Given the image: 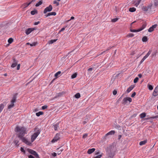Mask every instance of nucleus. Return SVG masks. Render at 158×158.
I'll list each match as a JSON object with an SVG mask.
<instances>
[{"label":"nucleus","mask_w":158,"mask_h":158,"mask_svg":"<svg viewBox=\"0 0 158 158\" xmlns=\"http://www.w3.org/2000/svg\"><path fill=\"white\" fill-rule=\"evenodd\" d=\"M26 128L23 127L17 126L15 128V131L18 132L17 135L20 139L23 137L26 134Z\"/></svg>","instance_id":"1"},{"label":"nucleus","mask_w":158,"mask_h":158,"mask_svg":"<svg viewBox=\"0 0 158 158\" xmlns=\"http://www.w3.org/2000/svg\"><path fill=\"white\" fill-rule=\"evenodd\" d=\"M37 128L36 127L35 128L34 131L35 132L31 135V142H33L35 139L40 133V130L39 129L37 130Z\"/></svg>","instance_id":"2"},{"label":"nucleus","mask_w":158,"mask_h":158,"mask_svg":"<svg viewBox=\"0 0 158 158\" xmlns=\"http://www.w3.org/2000/svg\"><path fill=\"white\" fill-rule=\"evenodd\" d=\"M17 95V94H16L13 96V98L11 101V104L8 106V109H10L14 106V103L16 102Z\"/></svg>","instance_id":"3"},{"label":"nucleus","mask_w":158,"mask_h":158,"mask_svg":"<svg viewBox=\"0 0 158 158\" xmlns=\"http://www.w3.org/2000/svg\"><path fill=\"white\" fill-rule=\"evenodd\" d=\"M20 139H21L23 142L25 143L27 145L31 146L32 144V142H31V141L30 142L27 139L24 137Z\"/></svg>","instance_id":"4"},{"label":"nucleus","mask_w":158,"mask_h":158,"mask_svg":"<svg viewBox=\"0 0 158 158\" xmlns=\"http://www.w3.org/2000/svg\"><path fill=\"white\" fill-rule=\"evenodd\" d=\"M60 138V133H57L56 134L55 136L54 137L53 139L52 140L51 142L52 143H54L55 142H57L59 140Z\"/></svg>","instance_id":"5"},{"label":"nucleus","mask_w":158,"mask_h":158,"mask_svg":"<svg viewBox=\"0 0 158 158\" xmlns=\"http://www.w3.org/2000/svg\"><path fill=\"white\" fill-rule=\"evenodd\" d=\"M103 153H101L99 151H96L95 152V155L96 156H94V158H101L102 155Z\"/></svg>","instance_id":"6"},{"label":"nucleus","mask_w":158,"mask_h":158,"mask_svg":"<svg viewBox=\"0 0 158 158\" xmlns=\"http://www.w3.org/2000/svg\"><path fill=\"white\" fill-rule=\"evenodd\" d=\"M28 151L29 152L34 155L36 158L39 157V155L35 151L31 149H28Z\"/></svg>","instance_id":"7"},{"label":"nucleus","mask_w":158,"mask_h":158,"mask_svg":"<svg viewBox=\"0 0 158 158\" xmlns=\"http://www.w3.org/2000/svg\"><path fill=\"white\" fill-rule=\"evenodd\" d=\"M52 9V6L50 5L49 6L46 7L44 11V14L48 12L51 11Z\"/></svg>","instance_id":"8"},{"label":"nucleus","mask_w":158,"mask_h":158,"mask_svg":"<svg viewBox=\"0 0 158 158\" xmlns=\"http://www.w3.org/2000/svg\"><path fill=\"white\" fill-rule=\"evenodd\" d=\"M152 94L153 96L155 97L158 95V85L155 88Z\"/></svg>","instance_id":"9"},{"label":"nucleus","mask_w":158,"mask_h":158,"mask_svg":"<svg viewBox=\"0 0 158 158\" xmlns=\"http://www.w3.org/2000/svg\"><path fill=\"white\" fill-rule=\"evenodd\" d=\"M18 61L16 60L15 59H13V63L11 64V67L12 68H15L17 64Z\"/></svg>","instance_id":"10"},{"label":"nucleus","mask_w":158,"mask_h":158,"mask_svg":"<svg viewBox=\"0 0 158 158\" xmlns=\"http://www.w3.org/2000/svg\"><path fill=\"white\" fill-rule=\"evenodd\" d=\"M152 6L149 5L147 7L144 6L143 7V10L144 11H150Z\"/></svg>","instance_id":"11"},{"label":"nucleus","mask_w":158,"mask_h":158,"mask_svg":"<svg viewBox=\"0 0 158 158\" xmlns=\"http://www.w3.org/2000/svg\"><path fill=\"white\" fill-rule=\"evenodd\" d=\"M34 29L33 28H29L26 30L25 33L27 35L29 34L33 31Z\"/></svg>","instance_id":"12"},{"label":"nucleus","mask_w":158,"mask_h":158,"mask_svg":"<svg viewBox=\"0 0 158 158\" xmlns=\"http://www.w3.org/2000/svg\"><path fill=\"white\" fill-rule=\"evenodd\" d=\"M115 131H110V132L107 133L106 135L105 136L106 137V136L109 135H112L114 134L115 133Z\"/></svg>","instance_id":"13"},{"label":"nucleus","mask_w":158,"mask_h":158,"mask_svg":"<svg viewBox=\"0 0 158 158\" xmlns=\"http://www.w3.org/2000/svg\"><path fill=\"white\" fill-rule=\"evenodd\" d=\"M59 123H57L53 125L52 127H53L55 131H56L59 127Z\"/></svg>","instance_id":"14"},{"label":"nucleus","mask_w":158,"mask_h":158,"mask_svg":"<svg viewBox=\"0 0 158 158\" xmlns=\"http://www.w3.org/2000/svg\"><path fill=\"white\" fill-rule=\"evenodd\" d=\"M95 149L94 148L89 149L87 151V153L89 154H91L94 152L95 151Z\"/></svg>","instance_id":"15"},{"label":"nucleus","mask_w":158,"mask_h":158,"mask_svg":"<svg viewBox=\"0 0 158 158\" xmlns=\"http://www.w3.org/2000/svg\"><path fill=\"white\" fill-rule=\"evenodd\" d=\"M114 156V154L112 152L110 151V153L108 154V158H112Z\"/></svg>","instance_id":"16"},{"label":"nucleus","mask_w":158,"mask_h":158,"mask_svg":"<svg viewBox=\"0 0 158 158\" xmlns=\"http://www.w3.org/2000/svg\"><path fill=\"white\" fill-rule=\"evenodd\" d=\"M31 2H29V3H25L23 4L22 6V7L24 8H26L29 5L31 4Z\"/></svg>","instance_id":"17"},{"label":"nucleus","mask_w":158,"mask_h":158,"mask_svg":"<svg viewBox=\"0 0 158 158\" xmlns=\"http://www.w3.org/2000/svg\"><path fill=\"white\" fill-rule=\"evenodd\" d=\"M134 86L133 85H131L130 87H129L127 90V92L129 93L132 89H133Z\"/></svg>","instance_id":"18"},{"label":"nucleus","mask_w":158,"mask_h":158,"mask_svg":"<svg viewBox=\"0 0 158 158\" xmlns=\"http://www.w3.org/2000/svg\"><path fill=\"white\" fill-rule=\"evenodd\" d=\"M147 142V140H146L141 141L139 142V144L140 146H142L145 144Z\"/></svg>","instance_id":"19"},{"label":"nucleus","mask_w":158,"mask_h":158,"mask_svg":"<svg viewBox=\"0 0 158 158\" xmlns=\"http://www.w3.org/2000/svg\"><path fill=\"white\" fill-rule=\"evenodd\" d=\"M146 25L145 24H143L142 26L140 28H139V32L142 31V30H143L145 28V27H146Z\"/></svg>","instance_id":"20"},{"label":"nucleus","mask_w":158,"mask_h":158,"mask_svg":"<svg viewBox=\"0 0 158 158\" xmlns=\"http://www.w3.org/2000/svg\"><path fill=\"white\" fill-rule=\"evenodd\" d=\"M57 40V39L51 40L48 42V44H52L53 43L56 42V41Z\"/></svg>","instance_id":"21"},{"label":"nucleus","mask_w":158,"mask_h":158,"mask_svg":"<svg viewBox=\"0 0 158 158\" xmlns=\"http://www.w3.org/2000/svg\"><path fill=\"white\" fill-rule=\"evenodd\" d=\"M37 11L36 10H34L31 11V15H33L35 14H37Z\"/></svg>","instance_id":"22"},{"label":"nucleus","mask_w":158,"mask_h":158,"mask_svg":"<svg viewBox=\"0 0 158 158\" xmlns=\"http://www.w3.org/2000/svg\"><path fill=\"white\" fill-rule=\"evenodd\" d=\"M136 10V9L135 7H131L129 9V11L130 12H134Z\"/></svg>","instance_id":"23"},{"label":"nucleus","mask_w":158,"mask_h":158,"mask_svg":"<svg viewBox=\"0 0 158 158\" xmlns=\"http://www.w3.org/2000/svg\"><path fill=\"white\" fill-rule=\"evenodd\" d=\"M148 38L146 36H144L143 37L142 39V41L143 42H146L148 40Z\"/></svg>","instance_id":"24"},{"label":"nucleus","mask_w":158,"mask_h":158,"mask_svg":"<svg viewBox=\"0 0 158 158\" xmlns=\"http://www.w3.org/2000/svg\"><path fill=\"white\" fill-rule=\"evenodd\" d=\"M151 52L152 51L150 50L147 53V54L145 56H144V57H145L146 58H147L151 54Z\"/></svg>","instance_id":"25"},{"label":"nucleus","mask_w":158,"mask_h":158,"mask_svg":"<svg viewBox=\"0 0 158 158\" xmlns=\"http://www.w3.org/2000/svg\"><path fill=\"white\" fill-rule=\"evenodd\" d=\"M61 72L60 71H59L56 73L55 74V77H56V78H57L59 77V75H60L61 73Z\"/></svg>","instance_id":"26"},{"label":"nucleus","mask_w":158,"mask_h":158,"mask_svg":"<svg viewBox=\"0 0 158 158\" xmlns=\"http://www.w3.org/2000/svg\"><path fill=\"white\" fill-rule=\"evenodd\" d=\"M147 86L148 89L150 90H152L153 89V86L149 84H148Z\"/></svg>","instance_id":"27"},{"label":"nucleus","mask_w":158,"mask_h":158,"mask_svg":"<svg viewBox=\"0 0 158 158\" xmlns=\"http://www.w3.org/2000/svg\"><path fill=\"white\" fill-rule=\"evenodd\" d=\"M141 0H138L135 3V6H136L137 7L139 5V4L140 2H141Z\"/></svg>","instance_id":"28"},{"label":"nucleus","mask_w":158,"mask_h":158,"mask_svg":"<svg viewBox=\"0 0 158 158\" xmlns=\"http://www.w3.org/2000/svg\"><path fill=\"white\" fill-rule=\"evenodd\" d=\"M42 1H40L39 2H38L35 5V6L36 7H38L40 5L42 4Z\"/></svg>","instance_id":"29"},{"label":"nucleus","mask_w":158,"mask_h":158,"mask_svg":"<svg viewBox=\"0 0 158 158\" xmlns=\"http://www.w3.org/2000/svg\"><path fill=\"white\" fill-rule=\"evenodd\" d=\"M4 107V105L3 104L0 105V113L1 112Z\"/></svg>","instance_id":"30"},{"label":"nucleus","mask_w":158,"mask_h":158,"mask_svg":"<svg viewBox=\"0 0 158 158\" xmlns=\"http://www.w3.org/2000/svg\"><path fill=\"white\" fill-rule=\"evenodd\" d=\"M43 113L41 111H40L36 113V115L37 116H39L40 115H42L43 114Z\"/></svg>","instance_id":"31"},{"label":"nucleus","mask_w":158,"mask_h":158,"mask_svg":"<svg viewBox=\"0 0 158 158\" xmlns=\"http://www.w3.org/2000/svg\"><path fill=\"white\" fill-rule=\"evenodd\" d=\"M140 118H143L146 116V114L144 113H141L140 114Z\"/></svg>","instance_id":"32"},{"label":"nucleus","mask_w":158,"mask_h":158,"mask_svg":"<svg viewBox=\"0 0 158 158\" xmlns=\"http://www.w3.org/2000/svg\"><path fill=\"white\" fill-rule=\"evenodd\" d=\"M75 97L77 98H78L80 97V94L79 93H77L75 94Z\"/></svg>","instance_id":"33"},{"label":"nucleus","mask_w":158,"mask_h":158,"mask_svg":"<svg viewBox=\"0 0 158 158\" xmlns=\"http://www.w3.org/2000/svg\"><path fill=\"white\" fill-rule=\"evenodd\" d=\"M123 103L124 104H126L127 103V98H124L123 99Z\"/></svg>","instance_id":"34"},{"label":"nucleus","mask_w":158,"mask_h":158,"mask_svg":"<svg viewBox=\"0 0 158 158\" xmlns=\"http://www.w3.org/2000/svg\"><path fill=\"white\" fill-rule=\"evenodd\" d=\"M130 31L131 32H139V29L135 30V29H130Z\"/></svg>","instance_id":"35"},{"label":"nucleus","mask_w":158,"mask_h":158,"mask_svg":"<svg viewBox=\"0 0 158 158\" xmlns=\"http://www.w3.org/2000/svg\"><path fill=\"white\" fill-rule=\"evenodd\" d=\"M77 73H75L74 74H73L72 76H71V78L72 79H73L74 78H75V77H76L77 76Z\"/></svg>","instance_id":"36"},{"label":"nucleus","mask_w":158,"mask_h":158,"mask_svg":"<svg viewBox=\"0 0 158 158\" xmlns=\"http://www.w3.org/2000/svg\"><path fill=\"white\" fill-rule=\"evenodd\" d=\"M19 142V141L18 140L16 139L14 141V143L15 144V145H19V144H18Z\"/></svg>","instance_id":"37"},{"label":"nucleus","mask_w":158,"mask_h":158,"mask_svg":"<svg viewBox=\"0 0 158 158\" xmlns=\"http://www.w3.org/2000/svg\"><path fill=\"white\" fill-rule=\"evenodd\" d=\"M36 44H37V43L33 42L31 44L30 43V45L31 47L34 46H35Z\"/></svg>","instance_id":"38"},{"label":"nucleus","mask_w":158,"mask_h":158,"mask_svg":"<svg viewBox=\"0 0 158 158\" xmlns=\"http://www.w3.org/2000/svg\"><path fill=\"white\" fill-rule=\"evenodd\" d=\"M13 41V39H12V38H9L8 40V42L9 43V44H11V43Z\"/></svg>","instance_id":"39"},{"label":"nucleus","mask_w":158,"mask_h":158,"mask_svg":"<svg viewBox=\"0 0 158 158\" xmlns=\"http://www.w3.org/2000/svg\"><path fill=\"white\" fill-rule=\"evenodd\" d=\"M50 16V15H54L55 16L56 15V13L55 12H52L49 13Z\"/></svg>","instance_id":"40"},{"label":"nucleus","mask_w":158,"mask_h":158,"mask_svg":"<svg viewBox=\"0 0 158 158\" xmlns=\"http://www.w3.org/2000/svg\"><path fill=\"white\" fill-rule=\"evenodd\" d=\"M139 80V78L138 77H135L134 80V83H137Z\"/></svg>","instance_id":"41"},{"label":"nucleus","mask_w":158,"mask_h":158,"mask_svg":"<svg viewBox=\"0 0 158 158\" xmlns=\"http://www.w3.org/2000/svg\"><path fill=\"white\" fill-rule=\"evenodd\" d=\"M134 36V35L132 33H129L127 35V36L128 37H132Z\"/></svg>","instance_id":"42"},{"label":"nucleus","mask_w":158,"mask_h":158,"mask_svg":"<svg viewBox=\"0 0 158 158\" xmlns=\"http://www.w3.org/2000/svg\"><path fill=\"white\" fill-rule=\"evenodd\" d=\"M146 58L144 56L143 57V58H142V60L140 61L139 63L140 64H142V63L143 62V61L146 59Z\"/></svg>","instance_id":"43"},{"label":"nucleus","mask_w":158,"mask_h":158,"mask_svg":"<svg viewBox=\"0 0 158 158\" xmlns=\"http://www.w3.org/2000/svg\"><path fill=\"white\" fill-rule=\"evenodd\" d=\"M118 20V18H114V19H112L111 20V21L112 22L114 23V22H116Z\"/></svg>","instance_id":"44"},{"label":"nucleus","mask_w":158,"mask_h":158,"mask_svg":"<svg viewBox=\"0 0 158 158\" xmlns=\"http://www.w3.org/2000/svg\"><path fill=\"white\" fill-rule=\"evenodd\" d=\"M154 30V29L153 28L151 27H150L149 28L148 30V31L149 32H152Z\"/></svg>","instance_id":"45"},{"label":"nucleus","mask_w":158,"mask_h":158,"mask_svg":"<svg viewBox=\"0 0 158 158\" xmlns=\"http://www.w3.org/2000/svg\"><path fill=\"white\" fill-rule=\"evenodd\" d=\"M127 99V101H128L129 102H131L132 101V99L130 97L126 98Z\"/></svg>","instance_id":"46"},{"label":"nucleus","mask_w":158,"mask_h":158,"mask_svg":"<svg viewBox=\"0 0 158 158\" xmlns=\"http://www.w3.org/2000/svg\"><path fill=\"white\" fill-rule=\"evenodd\" d=\"M20 151L22 152H23L24 154L25 153V151L24 150V148L23 147H21L20 148Z\"/></svg>","instance_id":"47"},{"label":"nucleus","mask_w":158,"mask_h":158,"mask_svg":"<svg viewBox=\"0 0 158 158\" xmlns=\"http://www.w3.org/2000/svg\"><path fill=\"white\" fill-rule=\"evenodd\" d=\"M93 69H94V68H90L88 69V71L90 72V73H91V72L92 71Z\"/></svg>","instance_id":"48"},{"label":"nucleus","mask_w":158,"mask_h":158,"mask_svg":"<svg viewBox=\"0 0 158 158\" xmlns=\"http://www.w3.org/2000/svg\"><path fill=\"white\" fill-rule=\"evenodd\" d=\"M154 4L155 6L158 5V0H154Z\"/></svg>","instance_id":"49"},{"label":"nucleus","mask_w":158,"mask_h":158,"mask_svg":"<svg viewBox=\"0 0 158 158\" xmlns=\"http://www.w3.org/2000/svg\"><path fill=\"white\" fill-rule=\"evenodd\" d=\"M158 118V115L152 116V117H151L150 118H151V119H154V118Z\"/></svg>","instance_id":"50"},{"label":"nucleus","mask_w":158,"mask_h":158,"mask_svg":"<svg viewBox=\"0 0 158 158\" xmlns=\"http://www.w3.org/2000/svg\"><path fill=\"white\" fill-rule=\"evenodd\" d=\"M48 106L46 105H44L42 106V108L43 110H44L47 108Z\"/></svg>","instance_id":"51"},{"label":"nucleus","mask_w":158,"mask_h":158,"mask_svg":"<svg viewBox=\"0 0 158 158\" xmlns=\"http://www.w3.org/2000/svg\"><path fill=\"white\" fill-rule=\"evenodd\" d=\"M117 93V91L116 90H114L113 92V94L114 95H116Z\"/></svg>","instance_id":"52"},{"label":"nucleus","mask_w":158,"mask_h":158,"mask_svg":"<svg viewBox=\"0 0 158 158\" xmlns=\"http://www.w3.org/2000/svg\"><path fill=\"white\" fill-rule=\"evenodd\" d=\"M63 150V149H61L60 151H59L58 152L57 154L58 155L60 154L61 152Z\"/></svg>","instance_id":"53"},{"label":"nucleus","mask_w":158,"mask_h":158,"mask_svg":"<svg viewBox=\"0 0 158 158\" xmlns=\"http://www.w3.org/2000/svg\"><path fill=\"white\" fill-rule=\"evenodd\" d=\"M136 95V93L135 92H134L131 95V97L132 98L134 97Z\"/></svg>","instance_id":"54"},{"label":"nucleus","mask_w":158,"mask_h":158,"mask_svg":"<svg viewBox=\"0 0 158 158\" xmlns=\"http://www.w3.org/2000/svg\"><path fill=\"white\" fill-rule=\"evenodd\" d=\"M156 26H157V25L156 24H155V25L152 26L151 27L154 30V29L156 27Z\"/></svg>","instance_id":"55"},{"label":"nucleus","mask_w":158,"mask_h":158,"mask_svg":"<svg viewBox=\"0 0 158 158\" xmlns=\"http://www.w3.org/2000/svg\"><path fill=\"white\" fill-rule=\"evenodd\" d=\"M20 64H18L17 66V69L18 70H19L20 68Z\"/></svg>","instance_id":"56"},{"label":"nucleus","mask_w":158,"mask_h":158,"mask_svg":"<svg viewBox=\"0 0 158 158\" xmlns=\"http://www.w3.org/2000/svg\"><path fill=\"white\" fill-rule=\"evenodd\" d=\"M87 136V134H85L83 135V138H85Z\"/></svg>","instance_id":"57"},{"label":"nucleus","mask_w":158,"mask_h":158,"mask_svg":"<svg viewBox=\"0 0 158 158\" xmlns=\"http://www.w3.org/2000/svg\"><path fill=\"white\" fill-rule=\"evenodd\" d=\"M53 3L54 4H56L57 6H58L59 5V3L58 2H57L56 1H54L53 2Z\"/></svg>","instance_id":"58"},{"label":"nucleus","mask_w":158,"mask_h":158,"mask_svg":"<svg viewBox=\"0 0 158 158\" xmlns=\"http://www.w3.org/2000/svg\"><path fill=\"white\" fill-rule=\"evenodd\" d=\"M28 158H35V157L31 155H30L28 156Z\"/></svg>","instance_id":"59"},{"label":"nucleus","mask_w":158,"mask_h":158,"mask_svg":"<svg viewBox=\"0 0 158 158\" xmlns=\"http://www.w3.org/2000/svg\"><path fill=\"white\" fill-rule=\"evenodd\" d=\"M52 155L53 156H56L57 155V154L55 152H53L52 153Z\"/></svg>","instance_id":"60"},{"label":"nucleus","mask_w":158,"mask_h":158,"mask_svg":"<svg viewBox=\"0 0 158 158\" xmlns=\"http://www.w3.org/2000/svg\"><path fill=\"white\" fill-rule=\"evenodd\" d=\"M65 27H63L60 30V32L62 31L65 30Z\"/></svg>","instance_id":"61"},{"label":"nucleus","mask_w":158,"mask_h":158,"mask_svg":"<svg viewBox=\"0 0 158 158\" xmlns=\"http://www.w3.org/2000/svg\"><path fill=\"white\" fill-rule=\"evenodd\" d=\"M40 23V22L38 21V22H35L34 23V25H38V24H39Z\"/></svg>","instance_id":"62"},{"label":"nucleus","mask_w":158,"mask_h":158,"mask_svg":"<svg viewBox=\"0 0 158 158\" xmlns=\"http://www.w3.org/2000/svg\"><path fill=\"white\" fill-rule=\"evenodd\" d=\"M50 16L49 13H48L47 14L45 15V17H47Z\"/></svg>","instance_id":"63"},{"label":"nucleus","mask_w":158,"mask_h":158,"mask_svg":"<svg viewBox=\"0 0 158 158\" xmlns=\"http://www.w3.org/2000/svg\"><path fill=\"white\" fill-rule=\"evenodd\" d=\"M138 76L139 78H140L142 77V75L140 73L138 75Z\"/></svg>","instance_id":"64"}]
</instances>
